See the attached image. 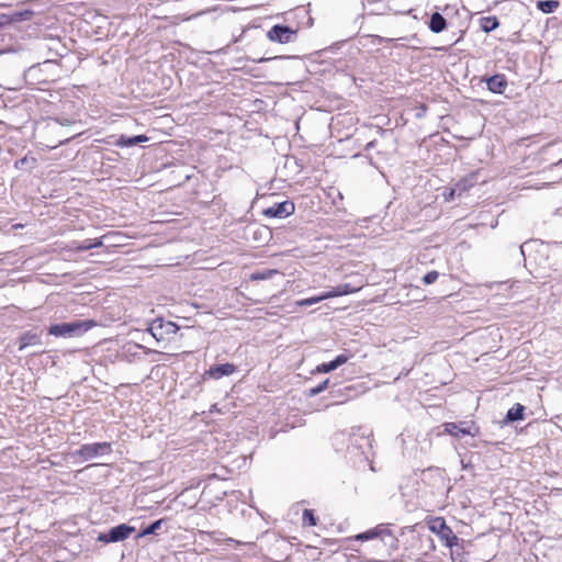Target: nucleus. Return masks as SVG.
<instances>
[{"mask_svg":"<svg viewBox=\"0 0 562 562\" xmlns=\"http://www.w3.org/2000/svg\"><path fill=\"white\" fill-rule=\"evenodd\" d=\"M72 247L77 250H80V251H83V250H89V249H92V248H97V247H100L102 245V241L101 240H98V239H94V240H85L82 243H72Z\"/></svg>","mask_w":562,"mask_h":562,"instance_id":"4be33fe9","label":"nucleus"},{"mask_svg":"<svg viewBox=\"0 0 562 562\" xmlns=\"http://www.w3.org/2000/svg\"><path fill=\"white\" fill-rule=\"evenodd\" d=\"M111 452V443L95 442L82 445L79 449L71 452L72 458L81 462L92 460L94 458L103 457Z\"/></svg>","mask_w":562,"mask_h":562,"instance_id":"f03ea898","label":"nucleus"},{"mask_svg":"<svg viewBox=\"0 0 562 562\" xmlns=\"http://www.w3.org/2000/svg\"><path fill=\"white\" fill-rule=\"evenodd\" d=\"M333 361L335 366L339 368L340 366L345 364L348 361V356H346L345 353H340Z\"/></svg>","mask_w":562,"mask_h":562,"instance_id":"c85d7f7f","label":"nucleus"},{"mask_svg":"<svg viewBox=\"0 0 562 562\" xmlns=\"http://www.w3.org/2000/svg\"><path fill=\"white\" fill-rule=\"evenodd\" d=\"M475 176L471 175L467 178L461 179L459 182L454 184V187L451 189L450 195H461L463 192L468 191L470 188H472L475 184Z\"/></svg>","mask_w":562,"mask_h":562,"instance_id":"f8f14e48","label":"nucleus"},{"mask_svg":"<svg viewBox=\"0 0 562 562\" xmlns=\"http://www.w3.org/2000/svg\"><path fill=\"white\" fill-rule=\"evenodd\" d=\"M94 323L92 321H76L71 323H60L52 325L48 328L49 335L55 337H77L88 331Z\"/></svg>","mask_w":562,"mask_h":562,"instance_id":"f257e3e1","label":"nucleus"},{"mask_svg":"<svg viewBox=\"0 0 562 562\" xmlns=\"http://www.w3.org/2000/svg\"><path fill=\"white\" fill-rule=\"evenodd\" d=\"M437 522L439 524L438 536L445 541L447 547L452 549L458 544V537L452 532L451 528L446 525L443 519H437Z\"/></svg>","mask_w":562,"mask_h":562,"instance_id":"9d476101","label":"nucleus"},{"mask_svg":"<svg viewBox=\"0 0 562 562\" xmlns=\"http://www.w3.org/2000/svg\"><path fill=\"white\" fill-rule=\"evenodd\" d=\"M40 344H41L40 336H37L36 334L26 333L21 337V344H20L19 350H23L27 346L40 345Z\"/></svg>","mask_w":562,"mask_h":562,"instance_id":"f3484780","label":"nucleus"},{"mask_svg":"<svg viewBox=\"0 0 562 562\" xmlns=\"http://www.w3.org/2000/svg\"><path fill=\"white\" fill-rule=\"evenodd\" d=\"M135 531V527L121 524L106 532H100L97 540L103 543L120 542L127 539Z\"/></svg>","mask_w":562,"mask_h":562,"instance_id":"7ed1b4c3","label":"nucleus"},{"mask_svg":"<svg viewBox=\"0 0 562 562\" xmlns=\"http://www.w3.org/2000/svg\"><path fill=\"white\" fill-rule=\"evenodd\" d=\"M12 23L11 14H1L0 15V26L3 27Z\"/></svg>","mask_w":562,"mask_h":562,"instance_id":"c756f323","label":"nucleus"},{"mask_svg":"<svg viewBox=\"0 0 562 562\" xmlns=\"http://www.w3.org/2000/svg\"><path fill=\"white\" fill-rule=\"evenodd\" d=\"M428 26L432 33L438 34L447 27V21L439 12H434L430 16Z\"/></svg>","mask_w":562,"mask_h":562,"instance_id":"4468645a","label":"nucleus"},{"mask_svg":"<svg viewBox=\"0 0 562 562\" xmlns=\"http://www.w3.org/2000/svg\"><path fill=\"white\" fill-rule=\"evenodd\" d=\"M329 379L324 380L322 383L316 385L315 387H312L308 392L311 396H316L321 394L323 391H325L329 386Z\"/></svg>","mask_w":562,"mask_h":562,"instance_id":"bb28decb","label":"nucleus"},{"mask_svg":"<svg viewBox=\"0 0 562 562\" xmlns=\"http://www.w3.org/2000/svg\"><path fill=\"white\" fill-rule=\"evenodd\" d=\"M162 525V520L159 519V520H156L154 522H151L149 526H147L139 535L138 537H144V536H148V535H154L156 533V531L161 527Z\"/></svg>","mask_w":562,"mask_h":562,"instance_id":"393cba45","label":"nucleus"},{"mask_svg":"<svg viewBox=\"0 0 562 562\" xmlns=\"http://www.w3.org/2000/svg\"><path fill=\"white\" fill-rule=\"evenodd\" d=\"M328 299H330V296H329V293L327 291V292H324L323 294L317 295V296L300 300V301L296 302V304L299 306H310V305L319 303V302L328 300Z\"/></svg>","mask_w":562,"mask_h":562,"instance_id":"aec40b11","label":"nucleus"},{"mask_svg":"<svg viewBox=\"0 0 562 562\" xmlns=\"http://www.w3.org/2000/svg\"><path fill=\"white\" fill-rule=\"evenodd\" d=\"M278 273H279V271L277 269H263L261 271H256V272L251 273L250 280H254V281L268 280Z\"/></svg>","mask_w":562,"mask_h":562,"instance_id":"6ab92c4d","label":"nucleus"},{"mask_svg":"<svg viewBox=\"0 0 562 562\" xmlns=\"http://www.w3.org/2000/svg\"><path fill=\"white\" fill-rule=\"evenodd\" d=\"M390 536L393 537L392 531L385 525H379L370 530L358 533L355 539L357 541H367L379 537Z\"/></svg>","mask_w":562,"mask_h":562,"instance_id":"6e6552de","label":"nucleus"},{"mask_svg":"<svg viewBox=\"0 0 562 562\" xmlns=\"http://www.w3.org/2000/svg\"><path fill=\"white\" fill-rule=\"evenodd\" d=\"M34 12L31 10H23L18 11L11 14L12 23L19 22V21H26L30 20L33 16Z\"/></svg>","mask_w":562,"mask_h":562,"instance_id":"5701e85b","label":"nucleus"},{"mask_svg":"<svg viewBox=\"0 0 562 562\" xmlns=\"http://www.w3.org/2000/svg\"><path fill=\"white\" fill-rule=\"evenodd\" d=\"M179 327L173 322H165L160 318L155 319L148 328L149 333L157 341L175 335Z\"/></svg>","mask_w":562,"mask_h":562,"instance_id":"20e7f679","label":"nucleus"},{"mask_svg":"<svg viewBox=\"0 0 562 562\" xmlns=\"http://www.w3.org/2000/svg\"><path fill=\"white\" fill-rule=\"evenodd\" d=\"M235 371L236 367L233 363H222L211 367L205 374L211 379L218 380L233 374Z\"/></svg>","mask_w":562,"mask_h":562,"instance_id":"1a4fd4ad","label":"nucleus"},{"mask_svg":"<svg viewBox=\"0 0 562 562\" xmlns=\"http://www.w3.org/2000/svg\"><path fill=\"white\" fill-rule=\"evenodd\" d=\"M487 89L493 93H503L507 87V80L504 75H495L486 80Z\"/></svg>","mask_w":562,"mask_h":562,"instance_id":"9b49d317","label":"nucleus"},{"mask_svg":"<svg viewBox=\"0 0 562 562\" xmlns=\"http://www.w3.org/2000/svg\"><path fill=\"white\" fill-rule=\"evenodd\" d=\"M267 36L271 42L288 44L295 40L296 31L290 26L277 24L268 31Z\"/></svg>","mask_w":562,"mask_h":562,"instance_id":"39448f33","label":"nucleus"},{"mask_svg":"<svg viewBox=\"0 0 562 562\" xmlns=\"http://www.w3.org/2000/svg\"><path fill=\"white\" fill-rule=\"evenodd\" d=\"M302 521L304 526H316L317 519L311 509H304Z\"/></svg>","mask_w":562,"mask_h":562,"instance_id":"b1692460","label":"nucleus"},{"mask_svg":"<svg viewBox=\"0 0 562 562\" xmlns=\"http://www.w3.org/2000/svg\"><path fill=\"white\" fill-rule=\"evenodd\" d=\"M443 430L446 434L453 436L456 438H461L463 436H472L475 437L479 432V429L472 423H446L443 424Z\"/></svg>","mask_w":562,"mask_h":562,"instance_id":"423d86ee","label":"nucleus"},{"mask_svg":"<svg viewBox=\"0 0 562 562\" xmlns=\"http://www.w3.org/2000/svg\"><path fill=\"white\" fill-rule=\"evenodd\" d=\"M559 7L557 0H541L537 2V8L543 13H552Z\"/></svg>","mask_w":562,"mask_h":562,"instance_id":"a211bd4d","label":"nucleus"},{"mask_svg":"<svg viewBox=\"0 0 562 562\" xmlns=\"http://www.w3.org/2000/svg\"><path fill=\"white\" fill-rule=\"evenodd\" d=\"M498 26L496 16H484L481 19V27L484 32H492Z\"/></svg>","mask_w":562,"mask_h":562,"instance_id":"412c9836","label":"nucleus"},{"mask_svg":"<svg viewBox=\"0 0 562 562\" xmlns=\"http://www.w3.org/2000/svg\"><path fill=\"white\" fill-rule=\"evenodd\" d=\"M524 411L525 407L520 404L514 405L512 408L508 409L506 414V419L508 422H516L524 418Z\"/></svg>","mask_w":562,"mask_h":562,"instance_id":"dca6fc26","label":"nucleus"},{"mask_svg":"<svg viewBox=\"0 0 562 562\" xmlns=\"http://www.w3.org/2000/svg\"><path fill=\"white\" fill-rule=\"evenodd\" d=\"M337 367L335 366L334 361H329V362H325V363H321L316 367L315 369V372L317 373H328L330 371H334L336 370Z\"/></svg>","mask_w":562,"mask_h":562,"instance_id":"a878e982","label":"nucleus"},{"mask_svg":"<svg viewBox=\"0 0 562 562\" xmlns=\"http://www.w3.org/2000/svg\"><path fill=\"white\" fill-rule=\"evenodd\" d=\"M438 277L439 273L437 271H429L424 276L423 281L425 284H431L438 279Z\"/></svg>","mask_w":562,"mask_h":562,"instance_id":"cd10ccee","label":"nucleus"},{"mask_svg":"<svg viewBox=\"0 0 562 562\" xmlns=\"http://www.w3.org/2000/svg\"><path fill=\"white\" fill-rule=\"evenodd\" d=\"M1 29H2V27L0 26V30H1Z\"/></svg>","mask_w":562,"mask_h":562,"instance_id":"2f4dec72","label":"nucleus"},{"mask_svg":"<svg viewBox=\"0 0 562 562\" xmlns=\"http://www.w3.org/2000/svg\"><path fill=\"white\" fill-rule=\"evenodd\" d=\"M293 212L294 204L290 201H283L266 209L263 214L268 217L283 218L291 215Z\"/></svg>","mask_w":562,"mask_h":562,"instance_id":"0eeeda50","label":"nucleus"},{"mask_svg":"<svg viewBox=\"0 0 562 562\" xmlns=\"http://www.w3.org/2000/svg\"><path fill=\"white\" fill-rule=\"evenodd\" d=\"M361 286H351L349 283L339 284L333 290L328 291L330 299L341 295H347L359 291Z\"/></svg>","mask_w":562,"mask_h":562,"instance_id":"2eb2a0df","label":"nucleus"},{"mask_svg":"<svg viewBox=\"0 0 562 562\" xmlns=\"http://www.w3.org/2000/svg\"><path fill=\"white\" fill-rule=\"evenodd\" d=\"M430 529L432 531H436L438 533V530H439V524L437 522V520L434 522V525L430 527Z\"/></svg>","mask_w":562,"mask_h":562,"instance_id":"7c9ffc66","label":"nucleus"},{"mask_svg":"<svg viewBox=\"0 0 562 562\" xmlns=\"http://www.w3.org/2000/svg\"><path fill=\"white\" fill-rule=\"evenodd\" d=\"M147 140H148V137L145 135H136V136H131V137L121 135L116 139L115 145L119 147H132V146H135L137 144L144 143Z\"/></svg>","mask_w":562,"mask_h":562,"instance_id":"ddd939ff","label":"nucleus"}]
</instances>
